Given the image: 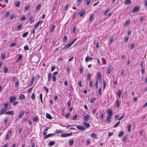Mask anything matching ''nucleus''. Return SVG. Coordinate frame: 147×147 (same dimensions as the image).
Instances as JSON below:
<instances>
[{"label":"nucleus","instance_id":"f257e3e1","mask_svg":"<svg viewBox=\"0 0 147 147\" xmlns=\"http://www.w3.org/2000/svg\"><path fill=\"white\" fill-rule=\"evenodd\" d=\"M8 105V103H6L4 104V107L1 109V111L0 112V115H1L3 114L7 110Z\"/></svg>","mask_w":147,"mask_h":147},{"label":"nucleus","instance_id":"f03ea898","mask_svg":"<svg viewBox=\"0 0 147 147\" xmlns=\"http://www.w3.org/2000/svg\"><path fill=\"white\" fill-rule=\"evenodd\" d=\"M71 133L68 134H62L61 135V136L62 137H66L68 136H70L72 135Z\"/></svg>","mask_w":147,"mask_h":147},{"label":"nucleus","instance_id":"7ed1b4c3","mask_svg":"<svg viewBox=\"0 0 147 147\" xmlns=\"http://www.w3.org/2000/svg\"><path fill=\"white\" fill-rule=\"evenodd\" d=\"M85 12L86 10L85 9H82L78 13V15H80V17H82L85 13Z\"/></svg>","mask_w":147,"mask_h":147},{"label":"nucleus","instance_id":"20e7f679","mask_svg":"<svg viewBox=\"0 0 147 147\" xmlns=\"http://www.w3.org/2000/svg\"><path fill=\"white\" fill-rule=\"evenodd\" d=\"M42 22V20H39V21L36 23L35 25H34V28H37L39 26L40 24H41Z\"/></svg>","mask_w":147,"mask_h":147},{"label":"nucleus","instance_id":"39448f33","mask_svg":"<svg viewBox=\"0 0 147 147\" xmlns=\"http://www.w3.org/2000/svg\"><path fill=\"white\" fill-rule=\"evenodd\" d=\"M55 134H49L45 136L43 138V139H45L49 137L53 136Z\"/></svg>","mask_w":147,"mask_h":147},{"label":"nucleus","instance_id":"423d86ee","mask_svg":"<svg viewBox=\"0 0 147 147\" xmlns=\"http://www.w3.org/2000/svg\"><path fill=\"white\" fill-rule=\"evenodd\" d=\"M16 99V97L14 96H12L10 97L9 98V100L10 102H13Z\"/></svg>","mask_w":147,"mask_h":147},{"label":"nucleus","instance_id":"0eeeda50","mask_svg":"<svg viewBox=\"0 0 147 147\" xmlns=\"http://www.w3.org/2000/svg\"><path fill=\"white\" fill-rule=\"evenodd\" d=\"M76 126L77 128L83 131L84 130L85 128L82 125H76Z\"/></svg>","mask_w":147,"mask_h":147},{"label":"nucleus","instance_id":"6e6552de","mask_svg":"<svg viewBox=\"0 0 147 147\" xmlns=\"http://www.w3.org/2000/svg\"><path fill=\"white\" fill-rule=\"evenodd\" d=\"M139 7L138 6H136L133 8L132 11L133 12H138L139 11Z\"/></svg>","mask_w":147,"mask_h":147},{"label":"nucleus","instance_id":"1a4fd4ad","mask_svg":"<svg viewBox=\"0 0 147 147\" xmlns=\"http://www.w3.org/2000/svg\"><path fill=\"white\" fill-rule=\"evenodd\" d=\"M94 15L93 14H91L90 16V18L89 19V22L90 23L93 21Z\"/></svg>","mask_w":147,"mask_h":147},{"label":"nucleus","instance_id":"9d476101","mask_svg":"<svg viewBox=\"0 0 147 147\" xmlns=\"http://www.w3.org/2000/svg\"><path fill=\"white\" fill-rule=\"evenodd\" d=\"M24 111H23L22 112H20L18 115V119H20L22 118V117L23 115L24 114Z\"/></svg>","mask_w":147,"mask_h":147},{"label":"nucleus","instance_id":"9b49d317","mask_svg":"<svg viewBox=\"0 0 147 147\" xmlns=\"http://www.w3.org/2000/svg\"><path fill=\"white\" fill-rule=\"evenodd\" d=\"M22 58V55L20 54H19L18 55V58H17V59L16 60V62H17L20 61V60Z\"/></svg>","mask_w":147,"mask_h":147},{"label":"nucleus","instance_id":"f8f14e48","mask_svg":"<svg viewBox=\"0 0 147 147\" xmlns=\"http://www.w3.org/2000/svg\"><path fill=\"white\" fill-rule=\"evenodd\" d=\"M72 45L69 42L63 48V49H66L69 48Z\"/></svg>","mask_w":147,"mask_h":147},{"label":"nucleus","instance_id":"ddd939ff","mask_svg":"<svg viewBox=\"0 0 147 147\" xmlns=\"http://www.w3.org/2000/svg\"><path fill=\"white\" fill-rule=\"evenodd\" d=\"M6 115H13L14 114V111H7L5 113Z\"/></svg>","mask_w":147,"mask_h":147},{"label":"nucleus","instance_id":"4468645a","mask_svg":"<svg viewBox=\"0 0 147 147\" xmlns=\"http://www.w3.org/2000/svg\"><path fill=\"white\" fill-rule=\"evenodd\" d=\"M90 116L88 115H86L84 117V120L85 121H87L89 119Z\"/></svg>","mask_w":147,"mask_h":147},{"label":"nucleus","instance_id":"2eb2a0df","mask_svg":"<svg viewBox=\"0 0 147 147\" xmlns=\"http://www.w3.org/2000/svg\"><path fill=\"white\" fill-rule=\"evenodd\" d=\"M83 125L85 126L86 128H88L90 127V124L86 122H84L83 123Z\"/></svg>","mask_w":147,"mask_h":147},{"label":"nucleus","instance_id":"dca6fc26","mask_svg":"<svg viewBox=\"0 0 147 147\" xmlns=\"http://www.w3.org/2000/svg\"><path fill=\"white\" fill-rule=\"evenodd\" d=\"M107 112L108 113V116H112V111L111 109H107Z\"/></svg>","mask_w":147,"mask_h":147},{"label":"nucleus","instance_id":"f3484780","mask_svg":"<svg viewBox=\"0 0 147 147\" xmlns=\"http://www.w3.org/2000/svg\"><path fill=\"white\" fill-rule=\"evenodd\" d=\"M92 59V58H90L88 56H87L85 58V61L87 63L89 61H91Z\"/></svg>","mask_w":147,"mask_h":147},{"label":"nucleus","instance_id":"a211bd4d","mask_svg":"<svg viewBox=\"0 0 147 147\" xmlns=\"http://www.w3.org/2000/svg\"><path fill=\"white\" fill-rule=\"evenodd\" d=\"M14 4L15 5V6L17 7H19V5H20V2L19 1H16V2H15L14 3Z\"/></svg>","mask_w":147,"mask_h":147},{"label":"nucleus","instance_id":"6ab92c4d","mask_svg":"<svg viewBox=\"0 0 147 147\" xmlns=\"http://www.w3.org/2000/svg\"><path fill=\"white\" fill-rule=\"evenodd\" d=\"M46 117L49 119H52L53 118L51 115L48 113H47L46 114Z\"/></svg>","mask_w":147,"mask_h":147},{"label":"nucleus","instance_id":"aec40b11","mask_svg":"<svg viewBox=\"0 0 147 147\" xmlns=\"http://www.w3.org/2000/svg\"><path fill=\"white\" fill-rule=\"evenodd\" d=\"M74 143V140L71 139L69 140V146H71L73 145Z\"/></svg>","mask_w":147,"mask_h":147},{"label":"nucleus","instance_id":"412c9836","mask_svg":"<svg viewBox=\"0 0 147 147\" xmlns=\"http://www.w3.org/2000/svg\"><path fill=\"white\" fill-rule=\"evenodd\" d=\"M116 107H119L120 105L121 102L119 100H117L116 101Z\"/></svg>","mask_w":147,"mask_h":147},{"label":"nucleus","instance_id":"4be33fe9","mask_svg":"<svg viewBox=\"0 0 147 147\" xmlns=\"http://www.w3.org/2000/svg\"><path fill=\"white\" fill-rule=\"evenodd\" d=\"M51 74L50 73H48V81L49 82H50V81L51 80Z\"/></svg>","mask_w":147,"mask_h":147},{"label":"nucleus","instance_id":"5701e85b","mask_svg":"<svg viewBox=\"0 0 147 147\" xmlns=\"http://www.w3.org/2000/svg\"><path fill=\"white\" fill-rule=\"evenodd\" d=\"M25 98V96L24 94H21L19 96V99L20 100H22L24 99Z\"/></svg>","mask_w":147,"mask_h":147},{"label":"nucleus","instance_id":"b1692460","mask_svg":"<svg viewBox=\"0 0 147 147\" xmlns=\"http://www.w3.org/2000/svg\"><path fill=\"white\" fill-rule=\"evenodd\" d=\"M91 137L94 138H97V135L95 133L92 134L91 135Z\"/></svg>","mask_w":147,"mask_h":147},{"label":"nucleus","instance_id":"393cba45","mask_svg":"<svg viewBox=\"0 0 147 147\" xmlns=\"http://www.w3.org/2000/svg\"><path fill=\"white\" fill-rule=\"evenodd\" d=\"M131 3V0H126L125 2H124L125 4H129Z\"/></svg>","mask_w":147,"mask_h":147},{"label":"nucleus","instance_id":"a878e982","mask_svg":"<svg viewBox=\"0 0 147 147\" xmlns=\"http://www.w3.org/2000/svg\"><path fill=\"white\" fill-rule=\"evenodd\" d=\"M95 81H96V84H95V86L96 88H98V83L99 82V80H98L97 79H95Z\"/></svg>","mask_w":147,"mask_h":147},{"label":"nucleus","instance_id":"bb28decb","mask_svg":"<svg viewBox=\"0 0 147 147\" xmlns=\"http://www.w3.org/2000/svg\"><path fill=\"white\" fill-rule=\"evenodd\" d=\"M28 32H26L22 34V37L23 38H25L26 37L28 34Z\"/></svg>","mask_w":147,"mask_h":147},{"label":"nucleus","instance_id":"cd10ccee","mask_svg":"<svg viewBox=\"0 0 147 147\" xmlns=\"http://www.w3.org/2000/svg\"><path fill=\"white\" fill-rule=\"evenodd\" d=\"M124 134V132H123L121 131L119 133L118 136L119 137H121L123 136Z\"/></svg>","mask_w":147,"mask_h":147},{"label":"nucleus","instance_id":"c85d7f7f","mask_svg":"<svg viewBox=\"0 0 147 147\" xmlns=\"http://www.w3.org/2000/svg\"><path fill=\"white\" fill-rule=\"evenodd\" d=\"M111 116L108 115L107 117V122L109 123L111 121Z\"/></svg>","mask_w":147,"mask_h":147},{"label":"nucleus","instance_id":"c756f323","mask_svg":"<svg viewBox=\"0 0 147 147\" xmlns=\"http://www.w3.org/2000/svg\"><path fill=\"white\" fill-rule=\"evenodd\" d=\"M97 78L99 79H100L101 78V73L100 72H98L97 73Z\"/></svg>","mask_w":147,"mask_h":147},{"label":"nucleus","instance_id":"7c9ffc66","mask_svg":"<svg viewBox=\"0 0 147 147\" xmlns=\"http://www.w3.org/2000/svg\"><path fill=\"white\" fill-rule=\"evenodd\" d=\"M55 144V142L53 141L50 142L49 143V145L50 146H53Z\"/></svg>","mask_w":147,"mask_h":147},{"label":"nucleus","instance_id":"2f4dec72","mask_svg":"<svg viewBox=\"0 0 147 147\" xmlns=\"http://www.w3.org/2000/svg\"><path fill=\"white\" fill-rule=\"evenodd\" d=\"M96 100V98L95 97H92L91 98L90 102L91 103H93Z\"/></svg>","mask_w":147,"mask_h":147},{"label":"nucleus","instance_id":"473e14b6","mask_svg":"<svg viewBox=\"0 0 147 147\" xmlns=\"http://www.w3.org/2000/svg\"><path fill=\"white\" fill-rule=\"evenodd\" d=\"M110 8H107L105 10V13H104V15H105L106 14L109 12L110 11Z\"/></svg>","mask_w":147,"mask_h":147},{"label":"nucleus","instance_id":"72a5a7b5","mask_svg":"<svg viewBox=\"0 0 147 147\" xmlns=\"http://www.w3.org/2000/svg\"><path fill=\"white\" fill-rule=\"evenodd\" d=\"M131 124L127 126V130H128V131L129 132L131 131Z\"/></svg>","mask_w":147,"mask_h":147},{"label":"nucleus","instance_id":"f704fd0d","mask_svg":"<svg viewBox=\"0 0 147 147\" xmlns=\"http://www.w3.org/2000/svg\"><path fill=\"white\" fill-rule=\"evenodd\" d=\"M130 23V20H128L125 22V25L128 26Z\"/></svg>","mask_w":147,"mask_h":147},{"label":"nucleus","instance_id":"c9c22d12","mask_svg":"<svg viewBox=\"0 0 147 147\" xmlns=\"http://www.w3.org/2000/svg\"><path fill=\"white\" fill-rule=\"evenodd\" d=\"M40 7L41 5L40 4H39L36 7V11H37L38 10H39Z\"/></svg>","mask_w":147,"mask_h":147},{"label":"nucleus","instance_id":"e433bc0d","mask_svg":"<svg viewBox=\"0 0 147 147\" xmlns=\"http://www.w3.org/2000/svg\"><path fill=\"white\" fill-rule=\"evenodd\" d=\"M107 74H109L111 71V68L110 67L108 68L107 69Z\"/></svg>","mask_w":147,"mask_h":147},{"label":"nucleus","instance_id":"4c0bfd02","mask_svg":"<svg viewBox=\"0 0 147 147\" xmlns=\"http://www.w3.org/2000/svg\"><path fill=\"white\" fill-rule=\"evenodd\" d=\"M38 119V117L37 116H35L33 119V121L37 122Z\"/></svg>","mask_w":147,"mask_h":147},{"label":"nucleus","instance_id":"58836bf2","mask_svg":"<svg viewBox=\"0 0 147 147\" xmlns=\"http://www.w3.org/2000/svg\"><path fill=\"white\" fill-rule=\"evenodd\" d=\"M8 68L7 67H5L4 68V73H6L8 71Z\"/></svg>","mask_w":147,"mask_h":147},{"label":"nucleus","instance_id":"ea45409f","mask_svg":"<svg viewBox=\"0 0 147 147\" xmlns=\"http://www.w3.org/2000/svg\"><path fill=\"white\" fill-rule=\"evenodd\" d=\"M16 44L15 43L13 42L10 45V47L11 48H12V47H13L16 46Z\"/></svg>","mask_w":147,"mask_h":147},{"label":"nucleus","instance_id":"a19ab883","mask_svg":"<svg viewBox=\"0 0 147 147\" xmlns=\"http://www.w3.org/2000/svg\"><path fill=\"white\" fill-rule=\"evenodd\" d=\"M1 58L2 59H4L5 58V53H2L1 55Z\"/></svg>","mask_w":147,"mask_h":147},{"label":"nucleus","instance_id":"79ce46f5","mask_svg":"<svg viewBox=\"0 0 147 147\" xmlns=\"http://www.w3.org/2000/svg\"><path fill=\"white\" fill-rule=\"evenodd\" d=\"M22 26V24H20L18 26L17 28L18 30H20V28H21Z\"/></svg>","mask_w":147,"mask_h":147},{"label":"nucleus","instance_id":"37998d69","mask_svg":"<svg viewBox=\"0 0 147 147\" xmlns=\"http://www.w3.org/2000/svg\"><path fill=\"white\" fill-rule=\"evenodd\" d=\"M92 80H90L89 82V86L90 87H93V86L92 85Z\"/></svg>","mask_w":147,"mask_h":147},{"label":"nucleus","instance_id":"c03bdc74","mask_svg":"<svg viewBox=\"0 0 147 147\" xmlns=\"http://www.w3.org/2000/svg\"><path fill=\"white\" fill-rule=\"evenodd\" d=\"M30 7V6L28 5L25 6L24 9L26 11Z\"/></svg>","mask_w":147,"mask_h":147},{"label":"nucleus","instance_id":"a18cd8bd","mask_svg":"<svg viewBox=\"0 0 147 147\" xmlns=\"http://www.w3.org/2000/svg\"><path fill=\"white\" fill-rule=\"evenodd\" d=\"M121 92L120 90L118 91V92L117 93V94L118 95L119 97L120 98L121 95Z\"/></svg>","mask_w":147,"mask_h":147},{"label":"nucleus","instance_id":"49530a36","mask_svg":"<svg viewBox=\"0 0 147 147\" xmlns=\"http://www.w3.org/2000/svg\"><path fill=\"white\" fill-rule=\"evenodd\" d=\"M24 50H29V48L28 47V45H26L24 47Z\"/></svg>","mask_w":147,"mask_h":147},{"label":"nucleus","instance_id":"de8ad7c7","mask_svg":"<svg viewBox=\"0 0 147 147\" xmlns=\"http://www.w3.org/2000/svg\"><path fill=\"white\" fill-rule=\"evenodd\" d=\"M55 27V26L54 25H53L51 29V32H53V31Z\"/></svg>","mask_w":147,"mask_h":147},{"label":"nucleus","instance_id":"09e8293b","mask_svg":"<svg viewBox=\"0 0 147 147\" xmlns=\"http://www.w3.org/2000/svg\"><path fill=\"white\" fill-rule=\"evenodd\" d=\"M102 88H99L98 90V94L100 95H101L102 94L101 93Z\"/></svg>","mask_w":147,"mask_h":147},{"label":"nucleus","instance_id":"8fccbe9b","mask_svg":"<svg viewBox=\"0 0 147 147\" xmlns=\"http://www.w3.org/2000/svg\"><path fill=\"white\" fill-rule=\"evenodd\" d=\"M15 17V15L14 14H11L10 16V19L11 20L13 19Z\"/></svg>","mask_w":147,"mask_h":147},{"label":"nucleus","instance_id":"3c124183","mask_svg":"<svg viewBox=\"0 0 147 147\" xmlns=\"http://www.w3.org/2000/svg\"><path fill=\"white\" fill-rule=\"evenodd\" d=\"M43 88L45 89L46 91V93H47L49 91V89L47 88L46 86H44Z\"/></svg>","mask_w":147,"mask_h":147},{"label":"nucleus","instance_id":"603ef678","mask_svg":"<svg viewBox=\"0 0 147 147\" xmlns=\"http://www.w3.org/2000/svg\"><path fill=\"white\" fill-rule=\"evenodd\" d=\"M91 76V75L90 74H88L87 76V80H89L90 79Z\"/></svg>","mask_w":147,"mask_h":147},{"label":"nucleus","instance_id":"864d4df0","mask_svg":"<svg viewBox=\"0 0 147 147\" xmlns=\"http://www.w3.org/2000/svg\"><path fill=\"white\" fill-rule=\"evenodd\" d=\"M18 84H19V82L18 81H16L15 82V86L17 87H18Z\"/></svg>","mask_w":147,"mask_h":147},{"label":"nucleus","instance_id":"5fc2aeb1","mask_svg":"<svg viewBox=\"0 0 147 147\" xmlns=\"http://www.w3.org/2000/svg\"><path fill=\"white\" fill-rule=\"evenodd\" d=\"M34 79V77L33 76L32 78V79H31V82H30V86H31L33 84V80Z\"/></svg>","mask_w":147,"mask_h":147},{"label":"nucleus","instance_id":"6e6d98bb","mask_svg":"<svg viewBox=\"0 0 147 147\" xmlns=\"http://www.w3.org/2000/svg\"><path fill=\"white\" fill-rule=\"evenodd\" d=\"M67 104L68 106L70 107L71 105V101L70 100L68 101L67 102Z\"/></svg>","mask_w":147,"mask_h":147},{"label":"nucleus","instance_id":"4d7b16f0","mask_svg":"<svg viewBox=\"0 0 147 147\" xmlns=\"http://www.w3.org/2000/svg\"><path fill=\"white\" fill-rule=\"evenodd\" d=\"M10 14V11H8L6 12V14L5 15V17H8Z\"/></svg>","mask_w":147,"mask_h":147},{"label":"nucleus","instance_id":"13d9d810","mask_svg":"<svg viewBox=\"0 0 147 147\" xmlns=\"http://www.w3.org/2000/svg\"><path fill=\"white\" fill-rule=\"evenodd\" d=\"M52 78L53 81L55 82L56 81V76L53 75Z\"/></svg>","mask_w":147,"mask_h":147},{"label":"nucleus","instance_id":"bf43d9fd","mask_svg":"<svg viewBox=\"0 0 147 147\" xmlns=\"http://www.w3.org/2000/svg\"><path fill=\"white\" fill-rule=\"evenodd\" d=\"M96 59L97 60V63H98L100 65H102V64H101L99 59L96 58Z\"/></svg>","mask_w":147,"mask_h":147},{"label":"nucleus","instance_id":"052dcab7","mask_svg":"<svg viewBox=\"0 0 147 147\" xmlns=\"http://www.w3.org/2000/svg\"><path fill=\"white\" fill-rule=\"evenodd\" d=\"M120 121L118 122H117L116 124L114 125V127H116L118 125H119V123H120Z\"/></svg>","mask_w":147,"mask_h":147},{"label":"nucleus","instance_id":"680f3d73","mask_svg":"<svg viewBox=\"0 0 147 147\" xmlns=\"http://www.w3.org/2000/svg\"><path fill=\"white\" fill-rule=\"evenodd\" d=\"M31 98L33 100H35V96L34 94V93H33L32 95Z\"/></svg>","mask_w":147,"mask_h":147},{"label":"nucleus","instance_id":"e2e57ef3","mask_svg":"<svg viewBox=\"0 0 147 147\" xmlns=\"http://www.w3.org/2000/svg\"><path fill=\"white\" fill-rule=\"evenodd\" d=\"M113 37H111L110 39V41L111 43H112L113 41Z\"/></svg>","mask_w":147,"mask_h":147},{"label":"nucleus","instance_id":"0e129e2a","mask_svg":"<svg viewBox=\"0 0 147 147\" xmlns=\"http://www.w3.org/2000/svg\"><path fill=\"white\" fill-rule=\"evenodd\" d=\"M7 117H5L4 119V121L5 123V124H6L7 123Z\"/></svg>","mask_w":147,"mask_h":147},{"label":"nucleus","instance_id":"69168bd1","mask_svg":"<svg viewBox=\"0 0 147 147\" xmlns=\"http://www.w3.org/2000/svg\"><path fill=\"white\" fill-rule=\"evenodd\" d=\"M129 36H126L125 37V43H126L127 42L129 39Z\"/></svg>","mask_w":147,"mask_h":147},{"label":"nucleus","instance_id":"338daca9","mask_svg":"<svg viewBox=\"0 0 147 147\" xmlns=\"http://www.w3.org/2000/svg\"><path fill=\"white\" fill-rule=\"evenodd\" d=\"M81 82H82L81 80H80L78 82V85L80 87H82V85L81 84Z\"/></svg>","mask_w":147,"mask_h":147},{"label":"nucleus","instance_id":"774afa93","mask_svg":"<svg viewBox=\"0 0 147 147\" xmlns=\"http://www.w3.org/2000/svg\"><path fill=\"white\" fill-rule=\"evenodd\" d=\"M145 72V69L144 68H142L141 70L142 74H144Z\"/></svg>","mask_w":147,"mask_h":147}]
</instances>
